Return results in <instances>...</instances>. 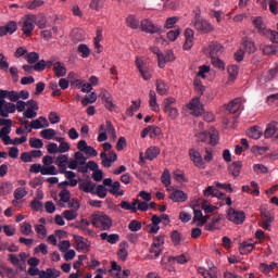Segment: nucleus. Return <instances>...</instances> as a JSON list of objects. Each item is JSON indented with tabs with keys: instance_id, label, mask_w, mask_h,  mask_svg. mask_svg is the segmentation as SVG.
<instances>
[{
	"instance_id": "1",
	"label": "nucleus",
	"mask_w": 278,
	"mask_h": 278,
	"mask_svg": "<svg viewBox=\"0 0 278 278\" xmlns=\"http://www.w3.org/2000/svg\"><path fill=\"white\" fill-rule=\"evenodd\" d=\"M5 99H9L8 102ZM18 91H10L0 89V116L2 118H8L10 114H14L16 112V102H18Z\"/></svg>"
},
{
	"instance_id": "2",
	"label": "nucleus",
	"mask_w": 278,
	"mask_h": 278,
	"mask_svg": "<svg viewBox=\"0 0 278 278\" xmlns=\"http://www.w3.org/2000/svg\"><path fill=\"white\" fill-rule=\"evenodd\" d=\"M91 225L100 229V231H108L112 229V218L104 213H96L90 217Z\"/></svg>"
},
{
	"instance_id": "3",
	"label": "nucleus",
	"mask_w": 278,
	"mask_h": 278,
	"mask_svg": "<svg viewBox=\"0 0 278 278\" xmlns=\"http://www.w3.org/2000/svg\"><path fill=\"white\" fill-rule=\"evenodd\" d=\"M102 147L104 152L100 153V159L102 160L101 164L104 168H110L112 167V164H114V162L118 160V155L116 154V152L112 151V143L105 142L102 144ZM105 151H112L109 154L110 156H108V153H105Z\"/></svg>"
},
{
	"instance_id": "4",
	"label": "nucleus",
	"mask_w": 278,
	"mask_h": 278,
	"mask_svg": "<svg viewBox=\"0 0 278 278\" xmlns=\"http://www.w3.org/2000/svg\"><path fill=\"white\" fill-rule=\"evenodd\" d=\"M20 27L22 28L24 36H26V38H29L34 29H36V15H25L20 22Z\"/></svg>"
},
{
	"instance_id": "5",
	"label": "nucleus",
	"mask_w": 278,
	"mask_h": 278,
	"mask_svg": "<svg viewBox=\"0 0 278 278\" xmlns=\"http://www.w3.org/2000/svg\"><path fill=\"white\" fill-rule=\"evenodd\" d=\"M199 142H208L212 147H216L218 144V140L220 139L218 135V130L216 128H211L210 131H203L195 135Z\"/></svg>"
},
{
	"instance_id": "6",
	"label": "nucleus",
	"mask_w": 278,
	"mask_h": 278,
	"mask_svg": "<svg viewBox=\"0 0 278 278\" xmlns=\"http://www.w3.org/2000/svg\"><path fill=\"white\" fill-rule=\"evenodd\" d=\"M227 218L228 220H231V223H235V225H242L247 218V214L244 211H236L233 208H229Z\"/></svg>"
},
{
	"instance_id": "7",
	"label": "nucleus",
	"mask_w": 278,
	"mask_h": 278,
	"mask_svg": "<svg viewBox=\"0 0 278 278\" xmlns=\"http://www.w3.org/2000/svg\"><path fill=\"white\" fill-rule=\"evenodd\" d=\"M187 108L191 110L193 116H201L205 112L201 103V98L199 97L193 98L190 103L187 104Z\"/></svg>"
},
{
	"instance_id": "8",
	"label": "nucleus",
	"mask_w": 278,
	"mask_h": 278,
	"mask_svg": "<svg viewBox=\"0 0 278 278\" xmlns=\"http://www.w3.org/2000/svg\"><path fill=\"white\" fill-rule=\"evenodd\" d=\"M193 25L197 31H200L201 34H210V31H214V25L204 18L193 21Z\"/></svg>"
},
{
	"instance_id": "9",
	"label": "nucleus",
	"mask_w": 278,
	"mask_h": 278,
	"mask_svg": "<svg viewBox=\"0 0 278 278\" xmlns=\"http://www.w3.org/2000/svg\"><path fill=\"white\" fill-rule=\"evenodd\" d=\"M225 47L218 42H211L206 49V53H208L210 58H218L219 55H223Z\"/></svg>"
},
{
	"instance_id": "10",
	"label": "nucleus",
	"mask_w": 278,
	"mask_h": 278,
	"mask_svg": "<svg viewBox=\"0 0 278 278\" xmlns=\"http://www.w3.org/2000/svg\"><path fill=\"white\" fill-rule=\"evenodd\" d=\"M189 156L190 160L193 162L194 166H197V168H205V163L203 162V156L201 155V152L194 149H190Z\"/></svg>"
},
{
	"instance_id": "11",
	"label": "nucleus",
	"mask_w": 278,
	"mask_h": 278,
	"mask_svg": "<svg viewBox=\"0 0 278 278\" xmlns=\"http://www.w3.org/2000/svg\"><path fill=\"white\" fill-rule=\"evenodd\" d=\"M175 61V53L173 50H167L163 54H159V67L160 68H165L167 62H173Z\"/></svg>"
},
{
	"instance_id": "12",
	"label": "nucleus",
	"mask_w": 278,
	"mask_h": 278,
	"mask_svg": "<svg viewBox=\"0 0 278 278\" xmlns=\"http://www.w3.org/2000/svg\"><path fill=\"white\" fill-rule=\"evenodd\" d=\"M18 29V24L15 21H10L5 26H0V36H8V34L12 35Z\"/></svg>"
},
{
	"instance_id": "13",
	"label": "nucleus",
	"mask_w": 278,
	"mask_h": 278,
	"mask_svg": "<svg viewBox=\"0 0 278 278\" xmlns=\"http://www.w3.org/2000/svg\"><path fill=\"white\" fill-rule=\"evenodd\" d=\"M47 127H49V121L47 119V117L40 116L37 119L31 121L30 129L28 130V132H30L31 129H45Z\"/></svg>"
},
{
	"instance_id": "14",
	"label": "nucleus",
	"mask_w": 278,
	"mask_h": 278,
	"mask_svg": "<svg viewBox=\"0 0 278 278\" xmlns=\"http://www.w3.org/2000/svg\"><path fill=\"white\" fill-rule=\"evenodd\" d=\"M169 199H172L174 203H186V200L188 199V194L182 190H174L169 194Z\"/></svg>"
},
{
	"instance_id": "15",
	"label": "nucleus",
	"mask_w": 278,
	"mask_h": 278,
	"mask_svg": "<svg viewBox=\"0 0 278 278\" xmlns=\"http://www.w3.org/2000/svg\"><path fill=\"white\" fill-rule=\"evenodd\" d=\"M141 29L147 34H157L160 31V27L155 26L149 20H143L141 22Z\"/></svg>"
},
{
	"instance_id": "16",
	"label": "nucleus",
	"mask_w": 278,
	"mask_h": 278,
	"mask_svg": "<svg viewBox=\"0 0 278 278\" xmlns=\"http://www.w3.org/2000/svg\"><path fill=\"white\" fill-rule=\"evenodd\" d=\"M245 53H249V55H251V53H255L256 48H255V42L251 41V39H249V37H244L242 39V48H241Z\"/></svg>"
},
{
	"instance_id": "17",
	"label": "nucleus",
	"mask_w": 278,
	"mask_h": 278,
	"mask_svg": "<svg viewBox=\"0 0 278 278\" xmlns=\"http://www.w3.org/2000/svg\"><path fill=\"white\" fill-rule=\"evenodd\" d=\"M168 262L169 264H180V265L188 264V262H190V255L185 253L178 256H168Z\"/></svg>"
},
{
	"instance_id": "18",
	"label": "nucleus",
	"mask_w": 278,
	"mask_h": 278,
	"mask_svg": "<svg viewBox=\"0 0 278 278\" xmlns=\"http://www.w3.org/2000/svg\"><path fill=\"white\" fill-rule=\"evenodd\" d=\"M240 108H242V99L240 98L231 100L230 103L226 105V110H228L230 114H236Z\"/></svg>"
},
{
	"instance_id": "19",
	"label": "nucleus",
	"mask_w": 278,
	"mask_h": 278,
	"mask_svg": "<svg viewBox=\"0 0 278 278\" xmlns=\"http://www.w3.org/2000/svg\"><path fill=\"white\" fill-rule=\"evenodd\" d=\"M253 249H255V243L243 241L239 247V253L240 255H249V253L253 252Z\"/></svg>"
},
{
	"instance_id": "20",
	"label": "nucleus",
	"mask_w": 278,
	"mask_h": 278,
	"mask_svg": "<svg viewBox=\"0 0 278 278\" xmlns=\"http://www.w3.org/2000/svg\"><path fill=\"white\" fill-rule=\"evenodd\" d=\"M228 170L229 175H232V177H240V172L242 170V162H232V164L228 167Z\"/></svg>"
},
{
	"instance_id": "21",
	"label": "nucleus",
	"mask_w": 278,
	"mask_h": 278,
	"mask_svg": "<svg viewBox=\"0 0 278 278\" xmlns=\"http://www.w3.org/2000/svg\"><path fill=\"white\" fill-rule=\"evenodd\" d=\"M74 240L76 242L77 251H86V249L90 247V244H88V239L81 236H74Z\"/></svg>"
},
{
	"instance_id": "22",
	"label": "nucleus",
	"mask_w": 278,
	"mask_h": 278,
	"mask_svg": "<svg viewBox=\"0 0 278 278\" xmlns=\"http://www.w3.org/2000/svg\"><path fill=\"white\" fill-rule=\"evenodd\" d=\"M127 249H129V244L127 243V241H123L119 244V250L117 252V255L122 262H127V257L129 255V253L127 252Z\"/></svg>"
},
{
	"instance_id": "23",
	"label": "nucleus",
	"mask_w": 278,
	"mask_h": 278,
	"mask_svg": "<svg viewBox=\"0 0 278 278\" xmlns=\"http://www.w3.org/2000/svg\"><path fill=\"white\" fill-rule=\"evenodd\" d=\"M161 150L159 147L152 146L146 150V160L153 162L157 155H160Z\"/></svg>"
},
{
	"instance_id": "24",
	"label": "nucleus",
	"mask_w": 278,
	"mask_h": 278,
	"mask_svg": "<svg viewBox=\"0 0 278 278\" xmlns=\"http://www.w3.org/2000/svg\"><path fill=\"white\" fill-rule=\"evenodd\" d=\"M169 88L170 87L168 86V84H166V81L162 79L156 80V92L157 94H161V97H164V94H168Z\"/></svg>"
},
{
	"instance_id": "25",
	"label": "nucleus",
	"mask_w": 278,
	"mask_h": 278,
	"mask_svg": "<svg viewBox=\"0 0 278 278\" xmlns=\"http://www.w3.org/2000/svg\"><path fill=\"white\" fill-rule=\"evenodd\" d=\"M149 97H150L149 105L152 112H160V104H157V94L155 93V91L150 90Z\"/></svg>"
},
{
	"instance_id": "26",
	"label": "nucleus",
	"mask_w": 278,
	"mask_h": 278,
	"mask_svg": "<svg viewBox=\"0 0 278 278\" xmlns=\"http://www.w3.org/2000/svg\"><path fill=\"white\" fill-rule=\"evenodd\" d=\"M247 134H248L249 138H252L253 140H260V138H262L263 130H262V127L254 126V127L248 129Z\"/></svg>"
},
{
	"instance_id": "27",
	"label": "nucleus",
	"mask_w": 278,
	"mask_h": 278,
	"mask_svg": "<svg viewBox=\"0 0 278 278\" xmlns=\"http://www.w3.org/2000/svg\"><path fill=\"white\" fill-rule=\"evenodd\" d=\"M0 132L11 134L12 132V119L0 118Z\"/></svg>"
},
{
	"instance_id": "28",
	"label": "nucleus",
	"mask_w": 278,
	"mask_h": 278,
	"mask_svg": "<svg viewBox=\"0 0 278 278\" xmlns=\"http://www.w3.org/2000/svg\"><path fill=\"white\" fill-rule=\"evenodd\" d=\"M53 71L58 77H64L66 75V66L62 62H55Z\"/></svg>"
},
{
	"instance_id": "29",
	"label": "nucleus",
	"mask_w": 278,
	"mask_h": 278,
	"mask_svg": "<svg viewBox=\"0 0 278 278\" xmlns=\"http://www.w3.org/2000/svg\"><path fill=\"white\" fill-rule=\"evenodd\" d=\"M109 192L111 194L118 195V197H124L125 195V191L121 190V182L119 181H114L111 185V189L109 190Z\"/></svg>"
},
{
	"instance_id": "30",
	"label": "nucleus",
	"mask_w": 278,
	"mask_h": 278,
	"mask_svg": "<svg viewBox=\"0 0 278 278\" xmlns=\"http://www.w3.org/2000/svg\"><path fill=\"white\" fill-rule=\"evenodd\" d=\"M88 227H90V223L86 218H81L78 225L76 226V229H81L86 235L90 236L92 233V230H90Z\"/></svg>"
},
{
	"instance_id": "31",
	"label": "nucleus",
	"mask_w": 278,
	"mask_h": 278,
	"mask_svg": "<svg viewBox=\"0 0 278 278\" xmlns=\"http://www.w3.org/2000/svg\"><path fill=\"white\" fill-rule=\"evenodd\" d=\"M162 248L159 247H154V244L152 243L150 249H149V253H152L153 255H147V260H157V257H160V255H162Z\"/></svg>"
},
{
	"instance_id": "32",
	"label": "nucleus",
	"mask_w": 278,
	"mask_h": 278,
	"mask_svg": "<svg viewBox=\"0 0 278 278\" xmlns=\"http://www.w3.org/2000/svg\"><path fill=\"white\" fill-rule=\"evenodd\" d=\"M42 5H45L43 0H31L24 3V8L27 10H36V8H42Z\"/></svg>"
},
{
	"instance_id": "33",
	"label": "nucleus",
	"mask_w": 278,
	"mask_h": 278,
	"mask_svg": "<svg viewBox=\"0 0 278 278\" xmlns=\"http://www.w3.org/2000/svg\"><path fill=\"white\" fill-rule=\"evenodd\" d=\"M275 134H277V123H270L269 125H267L264 136L265 138H273Z\"/></svg>"
},
{
	"instance_id": "34",
	"label": "nucleus",
	"mask_w": 278,
	"mask_h": 278,
	"mask_svg": "<svg viewBox=\"0 0 278 278\" xmlns=\"http://www.w3.org/2000/svg\"><path fill=\"white\" fill-rule=\"evenodd\" d=\"M193 86H194L195 92H197L198 94H200V97H203V94H204L206 88H205V86H203V83L201 81V79L195 78V79L193 80Z\"/></svg>"
},
{
	"instance_id": "35",
	"label": "nucleus",
	"mask_w": 278,
	"mask_h": 278,
	"mask_svg": "<svg viewBox=\"0 0 278 278\" xmlns=\"http://www.w3.org/2000/svg\"><path fill=\"white\" fill-rule=\"evenodd\" d=\"M55 164L59 168H66V165L68 164V155L67 154H61L56 157Z\"/></svg>"
},
{
	"instance_id": "36",
	"label": "nucleus",
	"mask_w": 278,
	"mask_h": 278,
	"mask_svg": "<svg viewBox=\"0 0 278 278\" xmlns=\"http://www.w3.org/2000/svg\"><path fill=\"white\" fill-rule=\"evenodd\" d=\"M104 5H105V0H91L89 8L91 10H96V12H99L100 10H103Z\"/></svg>"
},
{
	"instance_id": "37",
	"label": "nucleus",
	"mask_w": 278,
	"mask_h": 278,
	"mask_svg": "<svg viewBox=\"0 0 278 278\" xmlns=\"http://www.w3.org/2000/svg\"><path fill=\"white\" fill-rule=\"evenodd\" d=\"M40 136L45 140H53L55 137V130H53V128L43 129L40 131Z\"/></svg>"
},
{
	"instance_id": "38",
	"label": "nucleus",
	"mask_w": 278,
	"mask_h": 278,
	"mask_svg": "<svg viewBox=\"0 0 278 278\" xmlns=\"http://www.w3.org/2000/svg\"><path fill=\"white\" fill-rule=\"evenodd\" d=\"M89 103H97V92H91L81 100V105L86 108Z\"/></svg>"
},
{
	"instance_id": "39",
	"label": "nucleus",
	"mask_w": 278,
	"mask_h": 278,
	"mask_svg": "<svg viewBox=\"0 0 278 278\" xmlns=\"http://www.w3.org/2000/svg\"><path fill=\"white\" fill-rule=\"evenodd\" d=\"M127 26L130 27V29H138L140 27V22L136 20L134 15H129L126 18Z\"/></svg>"
},
{
	"instance_id": "40",
	"label": "nucleus",
	"mask_w": 278,
	"mask_h": 278,
	"mask_svg": "<svg viewBox=\"0 0 278 278\" xmlns=\"http://www.w3.org/2000/svg\"><path fill=\"white\" fill-rule=\"evenodd\" d=\"M79 190H83V192H92L94 190V185L92 184V180H87L85 182H81L79 185Z\"/></svg>"
},
{
	"instance_id": "41",
	"label": "nucleus",
	"mask_w": 278,
	"mask_h": 278,
	"mask_svg": "<svg viewBox=\"0 0 278 278\" xmlns=\"http://www.w3.org/2000/svg\"><path fill=\"white\" fill-rule=\"evenodd\" d=\"M20 231L23 236H30L34 230L31 229V224L25 222L21 225Z\"/></svg>"
},
{
	"instance_id": "42",
	"label": "nucleus",
	"mask_w": 278,
	"mask_h": 278,
	"mask_svg": "<svg viewBox=\"0 0 278 278\" xmlns=\"http://www.w3.org/2000/svg\"><path fill=\"white\" fill-rule=\"evenodd\" d=\"M29 146L31 149H42V147H45V142H42V139L30 138Z\"/></svg>"
},
{
	"instance_id": "43",
	"label": "nucleus",
	"mask_w": 278,
	"mask_h": 278,
	"mask_svg": "<svg viewBox=\"0 0 278 278\" xmlns=\"http://www.w3.org/2000/svg\"><path fill=\"white\" fill-rule=\"evenodd\" d=\"M161 180L165 188H168V186H170V172L168 169H165L163 172Z\"/></svg>"
},
{
	"instance_id": "44",
	"label": "nucleus",
	"mask_w": 278,
	"mask_h": 278,
	"mask_svg": "<svg viewBox=\"0 0 278 278\" xmlns=\"http://www.w3.org/2000/svg\"><path fill=\"white\" fill-rule=\"evenodd\" d=\"M59 197L63 203H70L71 201V191L68 189H62L59 193Z\"/></svg>"
},
{
	"instance_id": "45",
	"label": "nucleus",
	"mask_w": 278,
	"mask_h": 278,
	"mask_svg": "<svg viewBox=\"0 0 278 278\" xmlns=\"http://www.w3.org/2000/svg\"><path fill=\"white\" fill-rule=\"evenodd\" d=\"M128 229L134 232L140 231V229H142V223H140L139 220L132 219L128 225Z\"/></svg>"
},
{
	"instance_id": "46",
	"label": "nucleus",
	"mask_w": 278,
	"mask_h": 278,
	"mask_svg": "<svg viewBox=\"0 0 278 278\" xmlns=\"http://www.w3.org/2000/svg\"><path fill=\"white\" fill-rule=\"evenodd\" d=\"M78 53L81 54V58H89L90 56V48L87 45L80 43L78 46Z\"/></svg>"
},
{
	"instance_id": "47",
	"label": "nucleus",
	"mask_w": 278,
	"mask_h": 278,
	"mask_svg": "<svg viewBox=\"0 0 278 278\" xmlns=\"http://www.w3.org/2000/svg\"><path fill=\"white\" fill-rule=\"evenodd\" d=\"M28 64H36L40 60V54L38 52H30L26 55Z\"/></svg>"
},
{
	"instance_id": "48",
	"label": "nucleus",
	"mask_w": 278,
	"mask_h": 278,
	"mask_svg": "<svg viewBox=\"0 0 278 278\" xmlns=\"http://www.w3.org/2000/svg\"><path fill=\"white\" fill-rule=\"evenodd\" d=\"M27 197V190L25 188H17L14 191V199L16 201H21V199H25Z\"/></svg>"
},
{
	"instance_id": "49",
	"label": "nucleus",
	"mask_w": 278,
	"mask_h": 278,
	"mask_svg": "<svg viewBox=\"0 0 278 278\" xmlns=\"http://www.w3.org/2000/svg\"><path fill=\"white\" fill-rule=\"evenodd\" d=\"M137 110H140V102L132 101V104L126 111V116H129V117L134 116V112H136Z\"/></svg>"
},
{
	"instance_id": "50",
	"label": "nucleus",
	"mask_w": 278,
	"mask_h": 278,
	"mask_svg": "<svg viewBox=\"0 0 278 278\" xmlns=\"http://www.w3.org/2000/svg\"><path fill=\"white\" fill-rule=\"evenodd\" d=\"M65 220H75L77 218V212L75 210H66L63 212Z\"/></svg>"
},
{
	"instance_id": "51",
	"label": "nucleus",
	"mask_w": 278,
	"mask_h": 278,
	"mask_svg": "<svg viewBox=\"0 0 278 278\" xmlns=\"http://www.w3.org/2000/svg\"><path fill=\"white\" fill-rule=\"evenodd\" d=\"M96 194L97 197H99V199H105V197H108V189L105 188V186L99 185L97 187Z\"/></svg>"
},
{
	"instance_id": "52",
	"label": "nucleus",
	"mask_w": 278,
	"mask_h": 278,
	"mask_svg": "<svg viewBox=\"0 0 278 278\" xmlns=\"http://www.w3.org/2000/svg\"><path fill=\"white\" fill-rule=\"evenodd\" d=\"M181 34V29L177 28L176 30H169L167 33V39L170 40V42H175L177 38H179V35Z\"/></svg>"
},
{
	"instance_id": "53",
	"label": "nucleus",
	"mask_w": 278,
	"mask_h": 278,
	"mask_svg": "<svg viewBox=\"0 0 278 278\" xmlns=\"http://www.w3.org/2000/svg\"><path fill=\"white\" fill-rule=\"evenodd\" d=\"M211 62L215 68H220L222 71H225V62H223L218 56L211 58Z\"/></svg>"
},
{
	"instance_id": "54",
	"label": "nucleus",
	"mask_w": 278,
	"mask_h": 278,
	"mask_svg": "<svg viewBox=\"0 0 278 278\" xmlns=\"http://www.w3.org/2000/svg\"><path fill=\"white\" fill-rule=\"evenodd\" d=\"M178 22H179V17H177V16L169 17L165 22V28L173 29L175 27V25H177Z\"/></svg>"
},
{
	"instance_id": "55",
	"label": "nucleus",
	"mask_w": 278,
	"mask_h": 278,
	"mask_svg": "<svg viewBox=\"0 0 278 278\" xmlns=\"http://www.w3.org/2000/svg\"><path fill=\"white\" fill-rule=\"evenodd\" d=\"M150 127V138L153 140L157 138V136L162 135V128L157 126H149Z\"/></svg>"
},
{
	"instance_id": "56",
	"label": "nucleus",
	"mask_w": 278,
	"mask_h": 278,
	"mask_svg": "<svg viewBox=\"0 0 278 278\" xmlns=\"http://www.w3.org/2000/svg\"><path fill=\"white\" fill-rule=\"evenodd\" d=\"M261 218L265 222H273V216H270V211L266 210V207L261 206Z\"/></svg>"
},
{
	"instance_id": "57",
	"label": "nucleus",
	"mask_w": 278,
	"mask_h": 278,
	"mask_svg": "<svg viewBox=\"0 0 278 278\" xmlns=\"http://www.w3.org/2000/svg\"><path fill=\"white\" fill-rule=\"evenodd\" d=\"M41 175H58V169L53 165H49L48 167L42 166Z\"/></svg>"
},
{
	"instance_id": "58",
	"label": "nucleus",
	"mask_w": 278,
	"mask_h": 278,
	"mask_svg": "<svg viewBox=\"0 0 278 278\" xmlns=\"http://www.w3.org/2000/svg\"><path fill=\"white\" fill-rule=\"evenodd\" d=\"M34 71H36L37 73H42V71H45V68H47V61L45 60H40L39 62L35 63V65L33 66Z\"/></svg>"
},
{
	"instance_id": "59",
	"label": "nucleus",
	"mask_w": 278,
	"mask_h": 278,
	"mask_svg": "<svg viewBox=\"0 0 278 278\" xmlns=\"http://www.w3.org/2000/svg\"><path fill=\"white\" fill-rule=\"evenodd\" d=\"M35 230L38 233L39 238H45L47 236V228L42 224L36 225Z\"/></svg>"
},
{
	"instance_id": "60",
	"label": "nucleus",
	"mask_w": 278,
	"mask_h": 278,
	"mask_svg": "<svg viewBox=\"0 0 278 278\" xmlns=\"http://www.w3.org/2000/svg\"><path fill=\"white\" fill-rule=\"evenodd\" d=\"M34 253H41L42 255H48L49 248L47 247V244L41 243L37 248H35Z\"/></svg>"
},
{
	"instance_id": "61",
	"label": "nucleus",
	"mask_w": 278,
	"mask_h": 278,
	"mask_svg": "<svg viewBox=\"0 0 278 278\" xmlns=\"http://www.w3.org/2000/svg\"><path fill=\"white\" fill-rule=\"evenodd\" d=\"M49 122L51 123V125H58V123H60L61 117L56 112H51L48 116Z\"/></svg>"
},
{
	"instance_id": "62",
	"label": "nucleus",
	"mask_w": 278,
	"mask_h": 278,
	"mask_svg": "<svg viewBox=\"0 0 278 278\" xmlns=\"http://www.w3.org/2000/svg\"><path fill=\"white\" fill-rule=\"evenodd\" d=\"M74 157L79 166H84V164H86L87 159H86V156H84V154L81 152H76L74 154Z\"/></svg>"
},
{
	"instance_id": "63",
	"label": "nucleus",
	"mask_w": 278,
	"mask_h": 278,
	"mask_svg": "<svg viewBox=\"0 0 278 278\" xmlns=\"http://www.w3.org/2000/svg\"><path fill=\"white\" fill-rule=\"evenodd\" d=\"M40 278H53V268H47L39 274Z\"/></svg>"
},
{
	"instance_id": "64",
	"label": "nucleus",
	"mask_w": 278,
	"mask_h": 278,
	"mask_svg": "<svg viewBox=\"0 0 278 278\" xmlns=\"http://www.w3.org/2000/svg\"><path fill=\"white\" fill-rule=\"evenodd\" d=\"M268 37L271 42H276L278 45V23H277V30H268Z\"/></svg>"
}]
</instances>
